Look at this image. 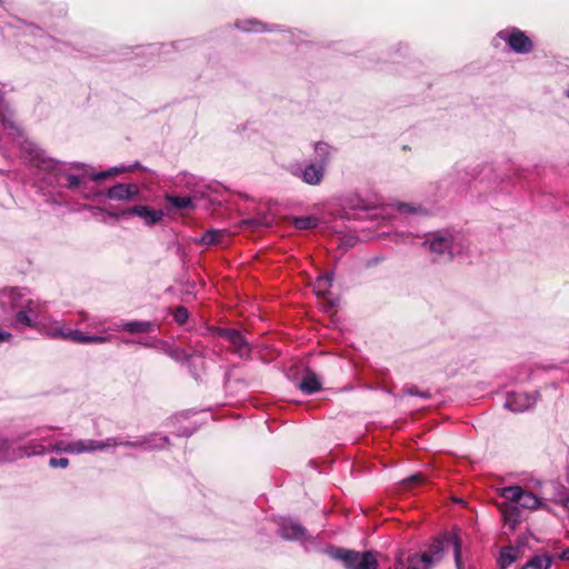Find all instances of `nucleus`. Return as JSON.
<instances>
[{"mask_svg":"<svg viewBox=\"0 0 569 569\" xmlns=\"http://www.w3.org/2000/svg\"><path fill=\"white\" fill-rule=\"evenodd\" d=\"M21 153L26 161L32 167H36L42 174V180L52 188H66L71 191H80L86 188V180L90 178L94 181L107 179L113 174L132 171L139 168L140 163L136 162L132 166L112 167L108 170L93 173L83 163H76L74 167L82 170L80 174H74L70 169L61 162L46 156V152L39 146L29 140L23 139L20 142Z\"/></svg>","mask_w":569,"mask_h":569,"instance_id":"1","label":"nucleus"},{"mask_svg":"<svg viewBox=\"0 0 569 569\" xmlns=\"http://www.w3.org/2000/svg\"><path fill=\"white\" fill-rule=\"evenodd\" d=\"M53 429V427H42L18 435L12 439L0 438V463L12 462L24 457L46 455L43 441L49 438L42 436V432Z\"/></svg>","mask_w":569,"mask_h":569,"instance_id":"2","label":"nucleus"},{"mask_svg":"<svg viewBox=\"0 0 569 569\" xmlns=\"http://www.w3.org/2000/svg\"><path fill=\"white\" fill-rule=\"evenodd\" d=\"M451 547L457 569H465L462 563V540L457 531H443L433 537L427 549L419 553H410L409 557L421 568L431 569L443 558L445 550Z\"/></svg>","mask_w":569,"mask_h":569,"instance_id":"3","label":"nucleus"},{"mask_svg":"<svg viewBox=\"0 0 569 569\" xmlns=\"http://www.w3.org/2000/svg\"><path fill=\"white\" fill-rule=\"evenodd\" d=\"M458 234L450 230H438L427 236L423 246L428 247L431 253H435L438 259L451 260L456 253L461 251L457 246Z\"/></svg>","mask_w":569,"mask_h":569,"instance_id":"4","label":"nucleus"},{"mask_svg":"<svg viewBox=\"0 0 569 569\" xmlns=\"http://www.w3.org/2000/svg\"><path fill=\"white\" fill-rule=\"evenodd\" d=\"M99 446L98 451H102L110 447H130V448H142L144 450L163 449L169 443L167 436H160L158 433H151L147 436H140L134 441L123 440L120 437H111L106 440H96Z\"/></svg>","mask_w":569,"mask_h":569,"instance_id":"5","label":"nucleus"},{"mask_svg":"<svg viewBox=\"0 0 569 569\" xmlns=\"http://www.w3.org/2000/svg\"><path fill=\"white\" fill-rule=\"evenodd\" d=\"M473 178L467 170L453 169L443 178L435 183V196L439 198L447 197L450 192L459 193L463 186Z\"/></svg>","mask_w":569,"mask_h":569,"instance_id":"6","label":"nucleus"},{"mask_svg":"<svg viewBox=\"0 0 569 569\" xmlns=\"http://www.w3.org/2000/svg\"><path fill=\"white\" fill-rule=\"evenodd\" d=\"M29 299L27 289L4 288L0 290V309L4 315L16 316Z\"/></svg>","mask_w":569,"mask_h":569,"instance_id":"7","label":"nucleus"},{"mask_svg":"<svg viewBox=\"0 0 569 569\" xmlns=\"http://www.w3.org/2000/svg\"><path fill=\"white\" fill-rule=\"evenodd\" d=\"M500 496L518 506L519 509H537L541 501L532 492L525 490L520 486H509L501 489Z\"/></svg>","mask_w":569,"mask_h":569,"instance_id":"8","label":"nucleus"},{"mask_svg":"<svg viewBox=\"0 0 569 569\" xmlns=\"http://www.w3.org/2000/svg\"><path fill=\"white\" fill-rule=\"evenodd\" d=\"M497 37L503 40L515 53L526 54L531 52L533 49V42L531 39L516 27L499 31Z\"/></svg>","mask_w":569,"mask_h":569,"instance_id":"9","label":"nucleus"},{"mask_svg":"<svg viewBox=\"0 0 569 569\" xmlns=\"http://www.w3.org/2000/svg\"><path fill=\"white\" fill-rule=\"evenodd\" d=\"M47 452L81 455L98 451V445L93 439H80L76 441H57L53 445L44 446Z\"/></svg>","mask_w":569,"mask_h":569,"instance_id":"10","label":"nucleus"},{"mask_svg":"<svg viewBox=\"0 0 569 569\" xmlns=\"http://www.w3.org/2000/svg\"><path fill=\"white\" fill-rule=\"evenodd\" d=\"M44 306L32 298L24 303L23 308L14 316L16 327L37 328L40 323V316L42 315Z\"/></svg>","mask_w":569,"mask_h":569,"instance_id":"11","label":"nucleus"},{"mask_svg":"<svg viewBox=\"0 0 569 569\" xmlns=\"http://www.w3.org/2000/svg\"><path fill=\"white\" fill-rule=\"evenodd\" d=\"M383 211L385 208L376 193L366 200L358 196V222L363 220L379 222L385 219Z\"/></svg>","mask_w":569,"mask_h":569,"instance_id":"12","label":"nucleus"},{"mask_svg":"<svg viewBox=\"0 0 569 569\" xmlns=\"http://www.w3.org/2000/svg\"><path fill=\"white\" fill-rule=\"evenodd\" d=\"M540 397V392L535 390L533 392L525 391H510L507 393L505 408L508 410L520 413L531 409Z\"/></svg>","mask_w":569,"mask_h":569,"instance_id":"13","label":"nucleus"},{"mask_svg":"<svg viewBox=\"0 0 569 569\" xmlns=\"http://www.w3.org/2000/svg\"><path fill=\"white\" fill-rule=\"evenodd\" d=\"M217 333L233 347V352L239 358L246 360L250 358L251 346L241 331L233 328H218Z\"/></svg>","mask_w":569,"mask_h":569,"instance_id":"14","label":"nucleus"},{"mask_svg":"<svg viewBox=\"0 0 569 569\" xmlns=\"http://www.w3.org/2000/svg\"><path fill=\"white\" fill-rule=\"evenodd\" d=\"M112 217L137 216L143 220L146 226H154L159 223L163 217V210H156L149 206L138 204L123 210L120 214H111Z\"/></svg>","mask_w":569,"mask_h":569,"instance_id":"15","label":"nucleus"},{"mask_svg":"<svg viewBox=\"0 0 569 569\" xmlns=\"http://www.w3.org/2000/svg\"><path fill=\"white\" fill-rule=\"evenodd\" d=\"M279 533L286 540L305 541L308 537L307 529L299 522L282 518L279 522Z\"/></svg>","mask_w":569,"mask_h":569,"instance_id":"16","label":"nucleus"},{"mask_svg":"<svg viewBox=\"0 0 569 569\" xmlns=\"http://www.w3.org/2000/svg\"><path fill=\"white\" fill-rule=\"evenodd\" d=\"M325 173L326 169L322 164H317L312 161L307 163L303 169L293 172L295 176L310 186H319L323 180Z\"/></svg>","mask_w":569,"mask_h":569,"instance_id":"17","label":"nucleus"},{"mask_svg":"<svg viewBox=\"0 0 569 569\" xmlns=\"http://www.w3.org/2000/svg\"><path fill=\"white\" fill-rule=\"evenodd\" d=\"M158 328L159 326L154 321L144 320L123 321L120 325L116 323L110 327L112 330L126 331L133 335L153 332Z\"/></svg>","mask_w":569,"mask_h":569,"instance_id":"18","label":"nucleus"},{"mask_svg":"<svg viewBox=\"0 0 569 569\" xmlns=\"http://www.w3.org/2000/svg\"><path fill=\"white\" fill-rule=\"evenodd\" d=\"M503 526L509 530V532H513L517 526L522 521V511L515 506L510 501L506 500L500 507Z\"/></svg>","mask_w":569,"mask_h":569,"instance_id":"19","label":"nucleus"},{"mask_svg":"<svg viewBox=\"0 0 569 569\" xmlns=\"http://www.w3.org/2000/svg\"><path fill=\"white\" fill-rule=\"evenodd\" d=\"M139 194V188L134 183H117L107 191L110 200L128 201Z\"/></svg>","mask_w":569,"mask_h":569,"instance_id":"20","label":"nucleus"},{"mask_svg":"<svg viewBox=\"0 0 569 569\" xmlns=\"http://www.w3.org/2000/svg\"><path fill=\"white\" fill-rule=\"evenodd\" d=\"M325 552L337 561H341L347 569H356V551L339 547H327Z\"/></svg>","mask_w":569,"mask_h":569,"instance_id":"21","label":"nucleus"},{"mask_svg":"<svg viewBox=\"0 0 569 569\" xmlns=\"http://www.w3.org/2000/svg\"><path fill=\"white\" fill-rule=\"evenodd\" d=\"M298 387L302 392H305L307 395H312V393L321 390L322 383H321L319 377L315 372L308 370L303 375Z\"/></svg>","mask_w":569,"mask_h":569,"instance_id":"22","label":"nucleus"},{"mask_svg":"<svg viewBox=\"0 0 569 569\" xmlns=\"http://www.w3.org/2000/svg\"><path fill=\"white\" fill-rule=\"evenodd\" d=\"M333 148L323 141H319L315 144V160L312 162L322 164L326 169L330 162Z\"/></svg>","mask_w":569,"mask_h":569,"instance_id":"23","label":"nucleus"},{"mask_svg":"<svg viewBox=\"0 0 569 569\" xmlns=\"http://www.w3.org/2000/svg\"><path fill=\"white\" fill-rule=\"evenodd\" d=\"M377 553L373 551H358L357 569H378Z\"/></svg>","mask_w":569,"mask_h":569,"instance_id":"24","label":"nucleus"},{"mask_svg":"<svg viewBox=\"0 0 569 569\" xmlns=\"http://www.w3.org/2000/svg\"><path fill=\"white\" fill-rule=\"evenodd\" d=\"M53 337L71 340L77 343H87V338H88L87 335H84L82 331H80L78 329L66 331L61 328H58L54 330Z\"/></svg>","mask_w":569,"mask_h":569,"instance_id":"25","label":"nucleus"},{"mask_svg":"<svg viewBox=\"0 0 569 569\" xmlns=\"http://www.w3.org/2000/svg\"><path fill=\"white\" fill-rule=\"evenodd\" d=\"M518 559V550L512 546L503 547L500 550L498 566L499 569H507L510 565H512Z\"/></svg>","mask_w":569,"mask_h":569,"instance_id":"26","label":"nucleus"},{"mask_svg":"<svg viewBox=\"0 0 569 569\" xmlns=\"http://www.w3.org/2000/svg\"><path fill=\"white\" fill-rule=\"evenodd\" d=\"M551 563L552 558L550 556L536 555L522 567V569H549Z\"/></svg>","mask_w":569,"mask_h":569,"instance_id":"27","label":"nucleus"},{"mask_svg":"<svg viewBox=\"0 0 569 569\" xmlns=\"http://www.w3.org/2000/svg\"><path fill=\"white\" fill-rule=\"evenodd\" d=\"M166 201L177 209H193L194 203L190 197H180L173 194H167Z\"/></svg>","mask_w":569,"mask_h":569,"instance_id":"28","label":"nucleus"},{"mask_svg":"<svg viewBox=\"0 0 569 569\" xmlns=\"http://www.w3.org/2000/svg\"><path fill=\"white\" fill-rule=\"evenodd\" d=\"M224 236V230L210 229L202 234L200 242L206 246L221 243Z\"/></svg>","mask_w":569,"mask_h":569,"instance_id":"29","label":"nucleus"},{"mask_svg":"<svg viewBox=\"0 0 569 569\" xmlns=\"http://www.w3.org/2000/svg\"><path fill=\"white\" fill-rule=\"evenodd\" d=\"M318 218L313 216L296 217L293 219V226L299 230L313 229L318 226Z\"/></svg>","mask_w":569,"mask_h":569,"instance_id":"30","label":"nucleus"},{"mask_svg":"<svg viewBox=\"0 0 569 569\" xmlns=\"http://www.w3.org/2000/svg\"><path fill=\"white\" fill-rule=\"evenodd\" d=\"M397 210L402 214H426L427 210L421 206H415L408 202H398Z\"/></svg>","mask_w":569,"mask_h":569,"instance_id":"31","label":"nucleus"},{"mask_svg":"<svg viewBox=\"0 0 569 569\" xmlns=\"http://www.w3.org/2000/svg\"><path fill=\"white\" fill-rule=\"evenodd\" d=\"M237 28L243 30V31H256L261 32L266 30L264 23L258 21V20H244L236 23Z\"/></svg>","mask_w":569,"mask_h":569,"instance_id":"32","label":"nucleus"},{"mask_svg":"<svg viewBox=\"0 0 569 569\" xmlns=\"http://www.w3.org/2000/svg\"><path fill=\"white\" fill-rule=\"evenodd\" d=\"M331 287V278L329 276L318 277L313 283V290L318 296H325Z\"/></svg>","mask_w":569,"mask_h":569,"instance_id":"33","label":"nucleus"},{"mask_svg":"<svg viewBox=\"0 0 569 569\" xmlns=\"http://www.w3.org/2000/svg\"><path fill=\"white\" fill-rule=\"evenodd\" d=\"M402 556V553L397 556L393 569H421L409 556L406 560Z\"/></svg>","mask_w":569,"mask_h":569,"instance_id":"34","label":"nucleus"},{"mask_svg":"<svg viewBox=\"0 0 569 569\" xmlns=\"http://www.w3.org/2000/svg\"><path fill=\"white\" fill-rule=\"evenodd\" d=\"M172 316H173V319L179 325H183L187 322L188 318H189V312L187 310L186 307L183 306H178L173 311H172Z\"/></svg>","mask_w":569,"mask_h":569,"instance_id":"35","label":"nucleus"},{"mask_svg":"<svg viewBox=\"0 0 569 569\" xmlns=\"http://www.w3.org/2000/svg\"><path fill=\"white\" fill-rule=\"evenodd\" d=\"M511 170H512V176L508 174V176H506L503 178H500L499 182H497L496 189L499 188V191L502 192V191L506 190V187H505L506 180L510 181V180H513V179H519L521 177L522 171L519 168L512 167Z\"/></svg>","mask_w":569,"mask_h":569,"instance_id":"36","label":"nucleus"},{"mask_svg":"<svg viewBox=\"0 0 569 569\" xmlns=\"http://www.w3.org/2000/svg\"><path fill=\"white\" fill-rule=\"evenodd\" d=\"M402 392L408 396H417L422 399H429L431 393L429 391H420L417 387H406L402 389Z\"/></svg>","mask_w":569,"mask_h":569,"instance_id":"37","label":"nucleus"},{"mask_svg":"<svg viewBox=\"0 0 569 569\" xmlns=\"http://www.w3.org/2000/svg\"><path fill=\"white\" fill-rule=\"evenodd\" d=\"M49 466L51 468H67L69 466V459H67V458H50Z\"/></svg>","mask_w":569,"mask_h":569,"instance_id":"38","label":"nucleus"},{"mask_svg":"<svg viewBox=\"0 0 569 569\" xmlns=\"http://www.w3.org/2000/svg\"><path fill=\"white\" fill-rule=\"evenodd\" d=\"M110 339H111L110 336L93 335V336H88L87 343H106V342H109Z\"/></svg>","mask_w":569,"mask_h":569,"instance_id":"39","label":"nucleus"},{"mask_svg":"<svg viewBox=\"0 0 569 569\" xmlns=\"http://www.w3.org/2000/svg\"><path fill=\"white\" fill-rule=\"evenodd\" d=\"M244 223L250 227H268L270 224V220L268 218H263V221L260 219H249L246 220Z\"/></svg>","mask_w":569,"mask_h":569,"instance_id":"40","label":"nucleus"},{"mask_svg":"<svg viewBox=\"0 0 569 569\" xmlns=\"http://www.w3.org/2000/svg\"><path fill=\"white\" fill-rule=\"evenodd\" d=\"M169 355L171 358H173L177 361L188 359L186 351L182 349H173L169 352Z\"/></svg>","mask_w":569,"mask_h":569,"instance_id":"41","label":"nucleus"},{"mask_svg":"<svg viewBox=\"0 0 569 569\" xmlns=\"http://www.w3.org/2000/svg\"><path fill=\"white\" fill-rule=\"evenodd\" d=\"M2 126L4 129L18 130L14 121L6 117H2Z\"/></svg>","mask_w":569,"mask_h":569,"instance_id":"42","label":"nucleus"},{"mask_svg":"<svg viewBox=\"0 0 569 569\" xmlns=\"http://www.w3.org/2000/svg\"><path fill=\"white\" fill-rule=\"evenodd\" d=\"M12 335L8 331L0 329V342L9 341Z\"/></svg>","mask_w":569,"mask_h":569,"instance_id":"43","label":"nucleus"},{"mask_svg":"<svg viewBox=\"0 0 569 569\" xmlns=\"http://www.w3.org/2000/svg\"><path fill=\"white\" fill-rule=\"evenodd\" d=\"M558 501L569 511V498H560Z\"/></svg>","mask_w":569,"mask_h":569,"instance_id":"44","label":"nucleus"},{"mask_svg":"<svg viewBox=\"0 0 569 569\" xmlns=\"http://www.w3.org/2000/svg\"><path fill=\"white\" fill-rule=\"evenodd\" d=\"M561 559L563 560H569V548L565 549L562 552H561Z\"/></svg>","mask_w":569,"mask_h":569,"instance_id":"45","label":"nucleus"},{"mask_svg":"<svg viewBox=\"0 0 569 569\" xmlns=\"http://www.w3.org/2000/svg\"><path fill=\"white\" fill-rule=\"evenodd\" d=\"M193 432V430H183L182 432L179 433V436H186V437H189L191 436Z\"/></svg>","mask_w":569,"mask_h":569,"instance_id":"46","label":"nucleus"},{"mask_svg":"<svg viewBox=\"0 0 569 569\" xmlns=\"http://www.w3.org/2000/svg\"><path fill=\"white\" fill-rule=\"evenodd\" d=\"M420 479H421L420 475H415V476L409 478L410 481H420Z\"/></svg>","mask_w":569,"mask_h":569,"instance_id":"47","label":"nucleus"},{"mask_svg":"<svg viewBox=\"0 0 569 569\" xmlns=\"http://www.w3.org/2000/svg\"><path fill=\"white\" fill-rule=\"evenodd\" d=\"M56 42V40L51 37H47L46 38V43H48L49 46H51V43Z\"/></svg>","mask_w":569,"mask_h":569,"instance_id":"48","label":"nucleus"},{"mask_svg":"<svg viewBox=\"0 0 569 569\" xmlns=\"http://www.w3.org/2000/svg\"><path fill=\"white\" fill-rule=\"evenodd\" d=\"M138 343H140V345H141L142 347H144V348H150V347H152V346H153V345H152V343H150V342H140V341H139Z\"/></svg>","mask_w":569,"mask_h":569,"instance_id":"49","label":"nucleus"},{"mask_svg":"<svg viewBox=\"0 0 569 569\" xmlns=\"http://www.w3.org/2000/svg\"><path fill=\"white\" fill-rule=\"evenodd\" d=\"M123 342L127 345H130V343H136L137 341L131 340V339H124Z\"/></svg>","mask_w":569,"mask_h":569,"instance_id":"50","label":"nucleus"},{"mask_svg":"<svg viewBox=\"0 0 569 569\" xmlns=\"http://www.w3.org/2000/svg\"><path fill=\"white\" fill-rule=\"evenodd\" d=\"M401 49L407 50V46H401V44H400V46H399V48H397L396 53H398Z\"/></svg>","mask_w":569,"mask_h":569,"instance_id":"51","label":"nucleus"},{"mask_svg":"<svg viewBox=\"0 0 569 569\" xmlns=\"http://www.w3.org/2000/svg\"><path fill=\"white\" fill-rule=\"evenodd\" d=\"M567 97L569 98V91L567 92Z\"/></svg>","mask_w":569,"mask_h":569,"instance_id":"52","label":"nucleus"}]
</instances>
